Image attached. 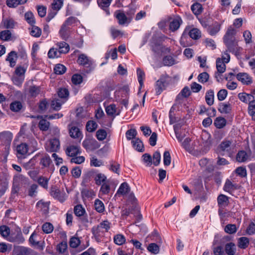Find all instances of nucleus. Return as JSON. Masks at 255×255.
<instances>
[{
    "instance_id": "20e7f679",
    "label": "nucleus",
    "mask_w": 255,
    "mask_h": 255,
    "mask_svg": "<svg viewBox=\"0 0 255 255\" xmlns=\"http://www.w3.org/2000/svg\"><path fill=\"white\" fill-rule=\"evenodd\" d=\"M87 175L89 177H93L97 185H101L108 181L107 177L104 174L100 173L95 169H92L88 171Z\"/></svg>"
},
{
    "instance_id": "9b49d317",
    "label": "nucleus",
    "mask_w": 255,
    "mask_h": 255,
    "mask_svg": "<svg viewBox=\"0 0 255 255\" xmlns=\"http://www.w3.org/2000/svg\"><path fill=\"white\" fill-rule=\"evenodd\" d=\"M225 62L220 58L216 60V68L217 72L215 74V77L219 81L218 77L220 76V74L224 73L226 71V65Z\"/></svg>"
},
{
    "instance_id": "5701e85b",
    "label": "nucleus",
    "mask_w": 255,
    "mask_h": 255,
    "mask_svg": "<svg viewBox=\"0 0 255 255\" xmlns=\"http://www.w3.org/2000/svg\"><path fill=\"white\" fill-rule=\"evenodd\" d=\"M113 0H97V2L100 7L105 10L107 14H110L108 7Z\"/></svg>"
},
{
    "instance_id": "f3484780",
    "label": "nucleus",
    "mask_w": 255,
    "mask_h": 255,
    "mask_svg": "<svg viewBox=\"0 0 255 255\" xmlns=\"http://www.w3.org/2000/svg\"><path fill=\"white\" fill-rule=\"evenodd\" d=\"M36 208L41 211L43 214H46L48 212L49 204L47 202L41 200L37 203Z\"/></svg>"
},
{
    "instance_id": "4d7b16f0",
    "label": "nucleus",
    "mask_w": 255,
    "mask_h": 255,
    "mask_svg": "<svg viewBox=\"0 0 255 255\" xmlns=\"http://www.w3.org/2000/svg\"><path fill=\"white\" fill-rule=\"evenodd\" d=\"M147 250L151 253L156 255L159 252V247L155 243H151L148 245Z\"/></svg>"
},
{
    "instance_id": "aec40b11",
    "label": "nucleus",
    "mask_w": 255,
    "mask_h": 255,
    "mask_svg": "<svg viewBox=\"0 0 255 255\" xmlns=\"http://www.w3.org/2000/svg\"><path fill=\"white\" fill-rule=\"evenodd\" d=\"M8 240L10 242L19 244L23 243L25 240L21 231L19 230L14 237H10Z\"/></svg>"
},
{
    "instance_id": "2eb2a0df",
    "label": "nucleus",
    "mask_w": 255,
    "mask_h": 255,
    "mask_svg": "<svg viewBox=\"0 0 255 255\" xmlns=\"http://www.w3.org/2000/svg\"><path fill=\"white\" fill-rule=\"evenodd\" d=\"M59 33L63 39L66 40L69 36L70 27L63 23L59 30Z\"/></svg>"
},
{
    "instance_id": "a18cd8bd",
    "label": "nucleus",
    "mask_w": 255,
    "mask_h": 255,
    "mask_svg": "<svg viewBox=\"0 0 255 255\" xmlns=\"http://www.w3.org/2000/svg\"><path fill=\"white\" fill-rule=\"evenodd\" d=\"M190 37L193 39H198L201 37V31L198 28H194L189 32Z\"/></svg>"
},
{
    "instance_id": "1a4fd4ad",
    "label": "nucleus",
    "mask_w": 255,
    "mask_h": 255,
    "mask_svg": "<svg viewBox=\"0 0 255 255\" xmlns=\"http://www.w3.org/2000/svg\"><path fill=\"white\" fill-rule=\"evenodd\" d=\"M236 78L244 85H249L253 83L252 77L247 73H239L236 75Z\"/></svg>"
},
{
    "instance_id": "09e8293b",
    "label": "nucleus",
    "mask_w": 255,
    "mask_h": 255,
    "mask_svg": "<svg viewBox=\"0 0 255 255\" xmlns=\"http://www.w3.org/2000/svg\"><path fill=\"white\" fill-rule=\"evenodd\" d=\"M15 255H28L30 253L29 250L23 247H20L14 250Z\"/></svg>"
},
{
    "instance_id": "58836bf2",
    "label": "nucleus",
    "mask_w": 255,
    "mask_h": 255,
    "mask_svg": "<svg viewBox=\"0 0 255 255\" xmlns=\"http://www.w3.org/2000/svg\"><path fill=\"white\" fill-rule=\"evenodd\" d=\"M249 244V240L247 237H241L238 240V247L241 249L247 248Z\"/></svg>"
},
{
    "instance_id": "338daca9",
    "label": "nucleus",
    "mask_w": 255,
    "mask_h": 255,
    "mask_svg": "<svg viewBox=\"0 0 255 255\" xmlns=\"http://www.w3.org/2000/svg\"><path fill=\"white\" fill-rule=\"evenodd\" d=\"M100 192L103 194H108L110 191V186L109 184L108 181L101 185Z\"/></svg>"
},
{
    "instance_id": "a19ab883",
    "label": "nucleus",
    "mask_w": 255,
    "mask_h": 255,
    "mask_svg": "<svg viewBox=\"0 0 255 255\" xmlns=\"http://www.w3.org/2000/svg\"><path fill=\"white\" fill-rule=\"evenodd\" d=\"M74 212L76 216L78 217H81L84 215L86 211L82 205L79 204L74 207Z\"/></svg>"
},
{
    "instance_id": "a211bd4d",
    "label": "nucleus",
    "mask_w": 255,
    "mask_h": 255,
    "mask_svg": "<svg viewBox=\"0 0 255 255\" xmlns=\"http://www.w3.org/2000/svg\"><path fill=\"white\" fill-rule=\"evenodd\" d=\"M232 105L229 103H221L219 104V111L222 114H229L232 111Z\"/></svg>"
},
{
    "instance_id": "423d86ee",
    "label": "nucleus",
    "mask_w": 255,
    "mask_h": 255,
    "mask_svg": "<svg viewBox=\"0 0 255 255\" xmlns=\"http://www.w3.org/2000/svg\"><path fill=\"white\" fill-rule=\"evenodd\" d=\"M169 76L167 75H163L160 76L159 80L156 82L155 91L157 95H160L164 90L167 86Z\"/></svg>"
},
{
    "instance_id": "9d476101",
    "label": "nucleus",
    "mask_w": 255,
    "mask_h": 255,
    "mask_svg": "<svg viewBox=\"0 0 255 255\" xmlns=\"http://www.w3.org/2000/svg\"><path fill=\"white\" fill-rule=\"evenodd\" d=\"M92 233L95 240L97 242H100L106 232L97 225L92 228Z\"/></svg>"
},
{
    "instance_id": "37998d69",
    "label": "nucleus",
    "mask_w": 255,
    "mask_h": 255,
    "mask_svg": "<svg viewBox=\"0 0 255 255\" xmlns=\"http://www.w3.org/2000/svg\"><path fill=\"white\" fill-rule=\"evenodd\" d=\"M136 11V7L133 4H130L129 6L128 9L125 12L128 19L131 21L132 20L133 16H134Z\"/></svg>"
},
{
    "instance_id": "c03bdc74",
    "label": "nucleus",
    "mask_w": 255,
    "mask_h": 255,
    "mask_svg": "<svg viewBox=\"0 0 255 255\" xmlns=\"http://www.w3.org/2000/svg\"><path fill=\"white\" fill-rule=\"evenodd\" d=\"M137 79L140 85V89L142 88L143 85V80L145 78V74L143 71L140 68H137L136 70Z\"/></svg>"
},
{
    "instance_id": "e2e57ef3",
    "label": "nucleus",
    "mask_w": 255,
    "mask_h": 255,
    "mask_svg": "<svg viewBox=\"0 0 255 255\" xmlns=\"http://www.w3.org/2000/svg\"><path fill=\"white\" fill-rule=\"evenodd\" d=\"M110 32L112 37L115 39L120 35H123V33L122 31L117 29L116 27L112 26L110 28Z\"/></svg>"
},
{
    "instance_id": "c756f323",
    "label": "nucleus",
    "mask_w": 255,
    "mask_h": 255,
    "mask_svg": "<svg viewBox=\"0 0 255 255\" xmlns=\"http://www.w3.org/2000/svg\"><path fill=\"white\" fill-rule=\"evenodd\" d=\"M95 209L99 213H101L105 211V205L100 200L97 199L94 202Z\"/></svg>"
},
{
    "instance_id": "72a5a7b5",
    "label": "nucleus",
    "mask_w": 255,
    "mask_h": 255,
    "mask_svg": "<svg viewBox=\"0 0 255 255\" xmlns=\"http://www.w3.org/2000/svg\"><path fill=\"white\" fill-rule=\"evenodd\" d=\"M221 25L217 22L215 23L208 29L209 33L211 35L216 34L220 30Z\"/></svg>"
},
{
    "instance_id": "5fc2aeb1",
    "label": "nucleus",
    "mask_w": 255,
    "mask_h": 255,
    "mask_svg": "<svg viewBox=\"0 0 255 255\" xmlns=\"http://www.w3.org/2000/svg\"><path fill=\"white\" fill-rule=\"evenodd\" d=\"M0 234L2 237L4 238H7L10 234L9 228L5 225L0 226Z\"/></svg>"
},
{
    "instance_id": "bf43d9fd",
    "label": "nucleus",
    "mask_w": 255,
    "mask_h": 255,
    "mask_svg": "<svg viewBox=\"0 0 255 255\" xmlns=\"http://www.w3.org/2000/svg\"><path fill=\"white\" fill-rule=\"evenodd\" d=\"M62 103H61L60 100L54 99L51 102V107L53 110L59 111L61 109Z\"/></svg>"
},
{
    "instance_id": "8fccbe9b",
    "label": "nucleus",
    "mask_w": 255,
    "mask_h": 255,
    "mask_svg": "<svg viewBox=\"0 0 255 255\" xmlns=\"http://www.w3.org/2000/svg\"><path fill=\"white\" fill-rule=\"evenodd\" d=\"M54 71L55 74L61 75L64 74L66 71V67L61 64H57L55 66Z\"/></svg>"
},
{
    "instance_id": "69168bd1",
    "label": "nucleus",
    "mask_w": 255,
    "mask_h": 255,
    "mask_svg": "<svg viewBox=\"0 0 255 255\" xmlns=\"http://www.w3.org/2000/svg\"><path fill=\"white\" fill-rule=\"evenodd\" d=\"M98 226L106 232H108L111 228V223L108 221L105 220L101 222Z\"/></svg>"
},
{
    "instance_id": "052dcab7",
    "label": "nucleus",
    "mask_w": 255,
    "mask_h": 255,
    "mask_svg": "<svg viewBox=\"0 0 255 255\" xmlns=\"http://www.w3.org/2000/svg\"><path fill=\"white\" fill-rule=\"evenodd\" d=\"M60 54L57 49L52 48L50 49L48 53V56L49 58H55L60 57Z\"/></svg>"
},
{
    "instance_id": "f257e3e1",
    "label": "nucleus",
    "mask_w": 255,
    "mask_h": 255,
    "mask_svg": "<svg viewBox=\"0 0 255 255\" xmlns=\"http://www.w3.org/2000/svg\"><path fill=\"white\" fill-rule=\"evenodd\" d=\"M236 30L232 26H230L224 37V41L228 50L233 51L236 46V42L234 41L233 36L236 34Z\"/></svg>"
},
{
    "instance_id": "473e14b6",
    "label": "nucleus",
    "mask_w": 255,
    "mask_h": 255,
    "mask_svg": "<svg viewBox=\"0 0 255 255\" xmlns=\"http://www.w3.org/2000/svg\"><path fill=\"white\" fill-rule=\"evenodd\" d=\"M34 180L36 181L38 184L43 188L46 189H48V183L49 182L48 178L43 176H40L39 177L34 179Z\"/></svg>"
},
{
    "instance_id": "de8ad7c7",
    "label": "nucleus",
    "mask_w": 255,
    "mask_h": 255,
    "mask_svg": "<svg viewBox=\"0 0 255 255\" xmlns=\"http://www.w3.org/2000/svg\"><path fill=\"white\" fill-rule=\"evenodd\" d=\"M248 158L247 153L245 151H239L236 156V159L238 161L243 162L246 161Z\"/></svg>"
},
{
    "instance_id": "2f4dec72",
    "label": "nucleus",
    "mask_w": 255,
    "mask_h": 255,
    "mask_svg": "<svg viewBox=\"0 0 255 255\" xmlns=\"http://www.w3.org/2000/svg\"><path fill=\"white\" fill-rule=\"evenodd\" d=\"M17 154L20 155L26 154L28 151V146L26 143H21L16 147Z\"/></svg>"
},
{
    "instance_id": "dca6fc26",
    "label": "nucleus",
    "mask_w": 255,
    "mask_h": 255,
    "mask_svg": "<svg viewBox=\"0 0 255 255\" xmlns=\"http://www.w3.org/2000/svg\"><path fill=\"white\" fill-rule=\"evenodd\" d=\"M217 203L219 208H224L228 205L229 198L224 194H220L217 198Z\"/></svg>"
},
{
    "instance_id": "603ef678",
    "label": "nucleus",
    "mask_w": 255,
    "mask_h": 255,
    "mask_svg": "<svg viewBox=\"0 0 255 255\" xmlns=\"http://www.w3.org/2000/svg\"><path fill=\"white\" fill-rule=\"evenodd\" d=\"M44 247V241L40 240L36 241L33 239V248L38 250L39 251H42L43 250Z\"/></svg>"
},
{
    "instance_id": "6e6d98bb",
    "label": "nucleus",
    "mask_w": 255,
    "mask_h": 255,
    "mask_svg": "<svg viewBox=\"0 0 255 255\" xmlns=\"http://www.w3.org/2000/svg\"><path fill=\"white\" fill-rule=\"evenodd\" d=\"M58 95L59 98L67 100L69 96V91L66 88H60L59 89Z\"/></svg>"
},
{
    "instance_id": "f704fd0d",
    "label": "nucleus",
    "mask_w": 255,
    "mask_h": 255,
    "mask_svg": "<svg viewBox=\"0 0 255 255\" xmlns=\"http://www.w3.org/2000/svg\"><path fill=\"white\" fill-rule=\"evenodd\" d=\"M238 97L239 99L245 103H248L249 102L252 101L251 98L253 97V95L246 93H240L238 94Z\"/></svg>"
},
{
    "instance_id": "c85d7f7f",
    "label": "nucleus",
    "mask_w": 255,
    "mask_h": 255,
    "mask_svg": "<svg viewBox=\"0 0 255 255\" xmlns=\"http://www.w3.org/2000/svg\"><path fill=\"white\" fill-rule=\"evenodd\" d=\"M177 63L176 60L170 55L166 56L163 59V63L164 66H171Z\"/></svg>"
},
{
    "instance_id": "b1692460",
    "label": "nucleus",
    "mask_w": 255,
    "mask_h": 255,
    "mask_svg": "<svg viewBox=\"0 0 255 255\" xmlns=\"http://www.w3.org/2000/svg\"><path fill=\"white\" fill-rule=\"evenodd\" d=\"M17 57V53L15 51H12L8 54L6 60L9 62L10 66L12 67L15 65Z\"/></svg>"
},
{
    "instance_id": "6ab92c4d",
    "label": "nucleus",
    "mask_w": 255,
    "mask_h": 255,
    "mask_svg": "<svg viewBox=\"0 0 255 255\" xmlns=\"http://www.w3.org/2000/svg\"><path fill=\"white\" fill-rule=\"evenodd\" d=\"M97 143V142L94 139L86 138L83 141L82 145L86 150H91L94 148V145Z\"/></svg>"
},
{
    "instance_id": "7c9ffc66",
    "label": "nucleus",
    "mask_w": 255,
    "mask_h": 255,
    "mask_svg": "<svg viewBox=\"0 0 255 255\" xmlns=\"http://www.w3.org/2000/svg\"><path fill=\"white\" fill-rule=\"evenodd\" d=\"M131 142L134 149L140 152L143 151V144L139 139L134 138L132 140Z\"/></svg>"
},
{
    "instance_id": "393cba45",
    "label": "nucleus",
    "mask_w": 255,
    "mask_h": 255,
    "mask_svg": "<svg viewBox=\"0 0 255 255\" xmlns=\"http://www.w3.org/2000/svg\"><path fill=\"white\" fill-rule=\"evenodd\" d=\"M225 252L228 255H235L236 252V247L234 243H229L225 245Z\"/></svg>"
},
{
    "instance_id": "0e129e2a",
    "label": "nucleus",
    "mask_w": 255,
    "mask_h": 255,
    "mask_svg": "<svg viewBox=\"0 0 255 255\" xmlns=\"http://www.w3.org/2000/svg\"><path fill=\"white\" fill-rule=\"evenodd\" d=\"M97 128V124L93 121H90L87 122L86 125V129L89 132L94 131Z\"/></svg>"
},
{
    "instance_id": "cd10ccee",
    "label": "nucleus",
    "mask_w": 255,
    "mask_h": 255,
    "mask_svg": "<svg viewBox=\"0 0 255 255\" xmlns=\"http://www.w3.org/2000/svg\"><path fill=\"white\" fill-rule=\"evenodd\" d=\"M130 190L128 184L126 182L122 183L117 191V194L125 195L128 194Z\"/></svg>"
},
{
    "instance_id": "4468645a",
    "label": "nucleus",
    "mask_w": 255,
    "mask_h": 255,
    "mask_svg": "<svg viewBox=\"0 0 255 255\" xmlns=\"http://www.w3.org/2000/svg\"><path fill=\"white\" fill-rule=\"evenodd\" d=\"M182 23V20L180 17H176L173 19L169 23V29L172 31L177 30Z\"/></svg>"
},
{
    "instance_id": "4be33fe9",
    "label": "nucleus",
    "mask_w": 255,
    "mask_h": 255,
    "mask_svg": "<svg viewBox=\"0 0 255 255\" xmlns=\"http://www.w3.org/2000/svg\"><path fill=\"white\" fill-rule=\"evenodd\" d=\"M69 134L71 137L76 138H81L82 136V133L79 128L76 126H71L69 128Z\"/></svg>"
},
{
    "instance_id": "bb28decb",
    "label": "nucleus",
    "mask_w": 255,
    "mask_h": 255,
    "mask_svg": "<svg viewBox=\"0 0 255 255\" xmlns=\"http://www.w3.org/2000/svg\"><path fill=\"white\" fill-rule=\"evenodd\" d=\"M205 101L209 106H211L214 102V92L213 90L207 91L205 95Z\"/></svg>"
},
{
    "instance_id": "774afa93",
    "label": "nucleus",
    "mask_w": 255,
    "mask_h": 255,
    "mask_svg": "<svg viewBox=\"0 0 255 255\" xmlns=\"http://www.w3.org/2000/svg\"><path fill=\"white\" fill-rule=\"evenodd\" d=\"M228 95V91L226 89H221L217 93L218 99L220 101L224 100Z\"/></svg>"
},
{
    "instance_id": "4c0bfd02",
    "label": "nucleus",
    "mask_w": 255,
    "mask_h": 255,
    "mask_svg": "<svg viewBox=\"0 0 255 255\" xmlns=\"http://www.w3.org/2000/svg\"><path fill=\"white\" fill-rule=\"evenodd\" d=\"M191 8L194 14L196 15L201 13L203 11L202 5L198 2L192 4Z\"/></svg>"
},
{
    "instance_id": "864d4df0",
    "label": "nucleus",
    "mask_w": 255,
    "mask_h": 255,
    "mask_svg": "<svg viewBox=\"0 0 255 255\" xmlns=\"http://www.w3.org/2000/svg\"><path fill=\"white\" fill-rule=\"evenodd\" d=\"M11 33L8 30L2 31L0 33V38L4 41H8L10 39Z\"/></svg>"
},
{
    "instance_id": "c9c22d12",
    "label": "nucleus",
    "mask_w": 255,
    "mask_h": 255,
    "mask_svg": "<svg viewBox=\"0 0 255 255\" xmlns=\"http://www.w3.org/2000/svg\"><path fill=\"white\" fill-rule=\"evenodd\" d=\"M42 230L45 234H49L53 231L54 226L51 223L46 222L42 226Z\"/></svg>"
},
{
    "instance_id": "e433bc0d",
    "label": "nucleus",
    "mask_w": 255,
    "mask_h": 255,
    "mask_svg": "<svg viewBox=\"0 0 255 255\" xmlns=\"http://www.w3.org/2000/svg\"><path fill=\"white\" fill-rule=\"evenodd\" d=\"M114 242L117 245H122L126 242L125 237L122 234H117L114 237Z\"/></svg>"
},
{
    "instance_id": "13d9d810",
    "label": "nucleus",
    "mask_w": 255,
    "mask_h": 255,
    "mask_svg": "<svg viewBox=\"0 0 255 255\" xmlns=\"http://www.w3.org/2000/svg\"><path fill=\"white\" fill-rule=\"evenodd\" d=\"M248 111L250 116H254L255 114V100L254 99L249 103Z\"/></svg>"
},
{
    "instance_id": "79ce46f5",
    "label": "nucleus",
    "mask_w": 255,
    "mask_h": 255,
    "mask_svg": "<svg viewBox=\"0 0 255 255\" xmlns=\"http://www.w3.org/2000/svg\"><path fill=\"white\" fill-rule=\"evenodd\" d=\"M63 2L62 0H53L51 4L53 10L58 11L63 6Z\"/></svg>"
},
{
    "instance_id": "f8f14e48",
    "label": "nucleus",
    "mask_w": 255,
    "mask_h": 255,
    "mask_svg": "<svg viewBox=\"0 0 255 255\" xmlns=\"http://www.w3.org/2000/svg\"><path fill=\"white\" fill-rule=\"evenodd\" d=\"M77 62L79 64L86 67H90L92 64V60L84 54L79 55Z\"/></svg>"
},
{
    "instance_id": "ea45409f",
    "label": "nucleus",
    "mask_w": 255,
    "mask_h": 255,
    "mask_svg": "<svg viewBox=\"0 0 255 255\" xmlns=\"http://www.w3.org/2000/svg\"><path fill=\"white\" fill-rule=\"evenodd\" d=\"M22 108V104L19 101H14L10 105V109L14 112H19Z\"/></svg>"
},
{
    "instance_id": "39448f33",
    "label": "nucleus",
    "mask_w": 255,
    "mask_h": 255,
    "mask_svg": "<svg viewBox=\"0 0 255 255\" xmlns=\"http://www.w3.org/2000/svg\"><path fill=\"white\" fill-rule=\"evenodd\" d=\"M49 193L53 198L61 203L64 202L67 198V195L65 192L63 190L60 191L56 186L51 187Z\"/></svg>"
},
{
    "instance_id": "f03ea898",
    "label": "nucleus",
    "mask_w": 255,
    "mask_h": 255,
    "mask_svg": "<svg viewBox=\"0 0 255 255\" xmlns=\"http://www.w3.org/2000/svg\"><path fill=\"white\" fill-rule=\"evenodd\" d=\"M234 144L231 140H224L218 147V152L221 154H227L230 156L232 155Z\"/></svg>"
},
{
    "instance_id": "412c9836",
    "label": "nucleus",
    "mask_w": 255,
    "mask_h": 255,
    "mask_svg": "<svg viewBox=\"0 0 255 255\" xmlns=\"http://www.w3.org/2000/svg\"><path fill=\"white\" fill-rule=\"evenodd\" d=\"M57 46L58 48L59 53H60V54L61 53L66 54L68 53L70 50L69 44L64 41L57 43Z\"/></svg>"
},
{
    "instance_id": "0eeeda50",
    "label": "nucleus",
    "mask_w": 255,
    "mask_h": 255,
    "mask_svg": "<svg viewBox=\"0 0 255 255\" xmlns=\"http://www.w3.org/2000/svg\"><path fill=\"white\" fill-rule=\"evenodd\" d=\"M115 15L118 20L120 25L129 24L131 21L128 19V16L123 11L117 10L115 12Z\"/></svg>"
},
{
    "instance_id": "a878e982",
    "label": "nucleus",
    "mask_w": 255,
    "mask_h": 255,
    "mask_svg": "<svg viewBox=\"0 0 255 255\" xmlns=\"http://www.w3.org/2000/svg\"><path fill=\"white\" fill-rule=\"evenodd\" d=\"M57 251L60 255H67V244L66 242H62L57 246Z\"/></svg>"
},
{
    "instance_id": "3c124183",
    "label": "nucleus",
    "mask_w": 255,
    "mask_h": 255,
    "mask_svg": "<svg viewBox=\"0 0 255 255\" xmlns=\"http://www.w3.org/2000/svg\"><path fill=\"white\" fill-rule=\"evenodd\" d=\"M50 123L45 119H41L39 123L38 127L40 130L42 131H46L48 129Z\"/></svg>"
},
{
    "instance_id": "6e6552de",
    "label": "nucleus",
    "mask_w": 255,
    "mask_h": 255,
    "mask_svg": "<svg viewBox=\"0 0 255 255\" xmlns=\"http://www.w3.org/2000/svg\"><path fill=\"white\" fill-rule=\"evenodd\" d=\"M65 152L68 156H76L81 153L80 147L78 144L69 145L67 147Z\"/></svg>"
},
{
    "instance_id": "7ed1b4c3",
    "label": "nucleus",
    "mask_w": 255,
    "mask_h": 255,
    "mask_svg": "<svg viewBox=\"0 0 255 255\" xmlns=\"http://www.w3.org/2000/svg\"><path fill=\"white\" fill-rule=\"evenodd\" d=\"M45 148L48 152H58L60 148L59 139L57 137H54L47 140L45 144Z\"/></svg>"
},
{
    "instance_id": "49530a36",
    "label": "nucleus",
    "mask_w": 255,
    "mask_h": 255,
    "mask_svg": "<svg viewBox=\"0 0 255 255\" xmlns=\"http://www.w3.org/2000/svg\"><path fill=\"white\" fill-rule=\"evenodd\" d=\"M226 121L224 118H217L214 121L215 127L218 128H222L226 126Z\"/></svg>"
},
{
    "instance_id": "ddd939ff",
    "label": "nucleus",
    "mask_w": 255,
    "mask_h": 255,
    "mask_svg": "<svg viewBox=\"0 0 255 255\" xmlns=\"http://www.w3.org/2000/svg\"><path fill=\"white\" fill-rule=\"evenodd\" d=\"M240 186L236 183H233L229 179L226 181L223 189L225 191L232 193L236 190L239 189Z\"/></svg>"
},
{
    "instance_id": "680f3d73",
    "label": "nucleus",
    "mask_w": 255,
    "mask_h": 255,
    "mask_svg": "<svg viewBox=\"0 0 255 255\" xmlns=\"http://www.w3.org/2000/svg\"><path fill=\"white\" fill-rule=\"evenodd\" d=\"M73 84L75 85H79L83 81V77L80 74H74L71 79Z\"/></svg>"
}]
</instances>
